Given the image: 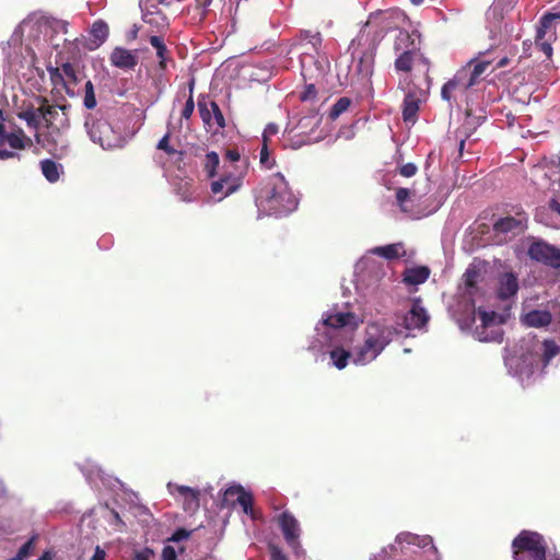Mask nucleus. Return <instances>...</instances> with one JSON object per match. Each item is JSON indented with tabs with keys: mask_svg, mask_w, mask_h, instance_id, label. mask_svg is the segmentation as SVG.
<instances>
[{
	"mask_svg": "<svg viewBox=\"0 0 560 560\" xmlns=\"http://www.w3.org/2000/svg\"><path fill=\"white\" fill-rule=\"evenodd\" d=\"M258 208L273 215H287L296 209L298 199L280 173L270 175L255 190Z\"/></svg>",
	"mask_w": 560,
	"mask_h": 560,
	"instance_id": "1",
	"label": "nucleus"
},
{
	"mask_svg": "<svg viewBox=\"0 0 560 560\" xmlns=\"http://www.w3.org/2000/svg\"><path fill=\"white\" fill-rule=\"evenodd\" d=\"M393 50L396 55L394 68L397 72L410 73L417 61L429 65L421 51L418 32L409 33L406 30H400L394 39Z\"/></svg>",
	"mask_w": 560,
	"mask_h": 560,
	"instance_id": "2",
	"label": "nucleus"
},
{
	"mask_svg": "<svg viewBox=\"0 0 560 560\" xmlns=\"http://www.w3.org/2000/svg\"><path fill=\"white\" fill-rule=\"evenodd\" d=\"M394 329L380 323L369 324L363 346L355 353L354 364H365L377 358L392 341Z\"/></svg>",
	"mask_w": 560,
	"mask_h": 560,
	"instance_id": "3",
	"label": "nucleus"
},
{
	"mask_svg": "<svg viewBox=\"0 0 560 560\" xmlns=\"http://www.w3.org/2000/svg\"><path fill=\"white\" fill-rule=\"evenodd\" d=\"M514 560H547V544L537 532L522 530L512 541Z\"/></svg>",
	"mask_w": 560,
	"mask_h": 560,
	"instance_id": "4",
	"label": "nucleus"
},
{
	"mask_svg": "<svg viewBox=\"0 0 560 560\" xmlns=\"http://www.w3.org/2000/svg\"><path fill=\"white\" fill-rule=\"evenodd\" d=\"M85 127L91 140L103 149L118 147L120 139L107 121L95 119L92 115H89L85 120Z\"/></svg>",
	"mask_w": 560,
	"mask_h": 560,
	"instance_id": "5",
	"label": "nucleus"
},
{
	"mask_svg": "<svg viewBox=\"0 0 560 560\" xmlns=\"http://www.w3.org/2000/svg\"><path fill=\"white\" fill-rule=\"evenodd\" d=\"M526 229V220L511 215L500 218L493 223V241L497 244L508 243Z\"/></svg>",
	"mask_w": 560,
	"mask_h": 560,
	"instance_id": "6",
	"label": "nucleus"
},
{
	"mask_svg": "<svg viewBox=\"0 0 560 560\" xmlns=\"http://www.w3.org/2000/svg\"><path fill=\"white\" fill-rule=\"evenodd\" d=\"M398 89L406 92L402 103L404 121H415L419 112L423 92L417 90L409 78H402L398 82Z\"/></svg>",
	"mask_w": 560,
	"mask_h": 560,
	"instance_id": "7",
	"label": "nucleus"
},
{
	"mask_svg": "<svg viewBox=\"0 0 560 560\" xmlns=\"http://www.w3.org/2000/svg\"><path fill=\"white\" fill-rule=\"evenodd\" d=\"M198 109L202 122L210 130L213 129L214 132H218L225 128V118L217 102L208 101L207 96L200 95L198 98Z\"/></svg>",
	"mask_w": 560,
	"mask_h": 560,
	"instance_id": "8",
	"label": "nucleus"
},
{
	"mask_svg": "<svg viewBox=\"0 0 560 560\" xmlns=\"http://www.w3.org/2000/svg\"><path fill=\"white\" fill-rule=\"evenodd\" d=\"M530 259L560 270V248L544 241H536L528 248Z\"/></svg>",
	"mask_w": 560,
	"mask_h": 560,
	"instance_id": "9",
	"label": "nucleus"
},
{
	"mask_svg": "<svg viewBox=\"0 0 560 560\" xmlns=\"http://www.w3.org/2000/svg\"><path fill=\"white\" fill-rule=\"evenodd\" d=\"M497 314L494 312L479 311L481 327L476 328V335L480 341L502 342L503 330L493 325Z\"/></svg>",
	"mask_w": 560,
	"mask_h": 560,
	"instance_id": "10",
	"label": "nucleus"
},
{
	"mask_svg": "<svg viewBox=\"0 0 560 560\" xmlns=\"http://www.w3.org/2000/svg\"><path fill=\"white\" fill-rule=\"evenodd\" d=\"M278 523L287 544L296 550L300 547L299 537L301 533L298 520L292 513L284 511L280 514Z\"/></svg>",
	"mask_w": 560,
	"mask_h": 560,
	"instance_id": "11",
	"label": "nucleus"
},
{
	"mask_svg": "<svg viewBox=\"0 0 560 560\" xmlns=\"http://www.w3.org/2000/svg\"><path fill=\"white\" fill-rule=\"evenodd\" d=\"M429 319L430 316L427 310L421 305L420 299H416L412 302L410 311L405 316L404 325L408 330L421 329L428 324Z\"/></svg>",
	"mask_w": 560,
	"mask_h": 560,
	"instance_id": "12",
	"label": "nucleus"
},
{
	"mask_svg": "<svg viewBox=\"0 0 560 560\" xmlns=\"http://www.w3.org/2000/svg\"><path fill=\"white\" fill-rule=\"evenodd\" d=\"M109 59L113 66L124 70H132L138 65L137 54L122 47L114 48Z\"/></svg>",
	"mask_w": 560,
	"mask_h": 560,
	"instance_id": "13",
	"label": "nucleus"
},
{
	"mask_svg": "<svg viewBox=\"0 0 560 560\" xmlns=\"http://www.w3.org/2000/svg\"><path fill=\"white\" fill-rule=\"evenodd\" d=\"M523 325L527 327L541 328L551 324L552 315L549 311L533 310L524 314L521 318Z\"/></svg>",
	"mask_w": 560,
	"mask_h": 560,
	"instance_id": "14",
	"label": "nucleus"
},
{
	"mask_svg": "<svg viewBox=\"0 0 560 560\" xmlns=\"http://www.w3.org/2000/svg\"><path fill=\"white\" fill-rule=\"evenodd\" d=\"M518 280L515 275L506 272L499 279L498 298L505 301L514 296L518 291Z\"/></svg>",
	"mask_w": 560,
	"mask_h": 560,
	"instance_id": "15",
	"label": "nucleus"
},
{
	"mask_svg": "<svg viewBox=\"0 0 560 560\" xmlns=\"http://www.w3.org/2000/svg\"><path fill=\"white\" fill-rule=\"evenodd\" d=\"M175 490L183 498V506L185 511H196L199 509V490L187 486H175Z\"/></svg>",
	"mask_w": 560,
	"mask_h": 560,
	"instance_id": "16",
	"label": "nucleus"
},
{
	"mask_svg": "<svg viewBox=\"0 0 560 560\" xmlns=\"http://www.w3.org/2000/svg\"><path fill=\"white\" fill-rule=\"evenodd\" d=\"M237 182L238 178H232L230 175L222 176L211 183V191L214 195L223 194V197H226L237 189L240 185Z\"/></svg>",
	"mask_w": 560,
	"mask_h": 560,
	"instance_id": "17",
	"label": "nucleus"
},
{
	"mask_svg": "<svg viewBox=\"0 0 560 560\" xmlns=\"http://www.w3.org/2000/svg\"><path fill=\"white\" fill-rule=\"evenodd\" d=\"M430 276V269L425 266L409 268L404 273V282L407 284H421L424 283Z\"/></svg>",
	"mask_w": 560,
	"mask_h": 560,
	"instance_id": "18",
	"label": "nucleus"
},
{
	"mask_svg": "<svg viewBox=\"0 0 560 560\" xmlns=\"http://www.w3.org/2000/svg\"><path fill=\"white\" fill-rule=\"evenodd\" d=\"M39 165L44 177L49 183H56L59 180L60 174L62 173L61 164L55 162L54 160L45 159L40 161Z\"/></svg>",
	"mask_w": 560,
	"mask_h": 560,
	"instance_id": "19",
	"label": "nucleus"
},
{
	"mask_svg": "<svg viewBox=\"0 0 560 560\" xmlns=\"http://www.w3.org/2000/svg\"><path fill=\"white\" fill-rule=\"evenodd\" d=\"M300 38H301V42L299 45L305 49L303 51V54H307V51H308V49L306 48L307 45H311L312 50L317 52L319 47L322 46V42H323V38H322V35L319 32L313 33L311 31H302L300 34Z\"/></svg>",
	"mask_w": 560,
	"mask_h": 560,
	"instance_id": "20",
	"label": "nucleus"
},
{
	"mask_svg": "<svg viewBox=\"0 0 560 560\" xmlns=\"http://www.w3.org/2000/svg\"><path fill=\"white\" fill-rule=\"evenodd\" d=\"M150 44L156 49V57L159 58V68L166 69V60L168 56L167 47L162 36L152 35L149 38Z\"/></svg>",
	"mask_w": 560,
	"mask_h": 560,
	"instance_id": "21",
	"label": "nucleus"
},
{
	"mask_svg": "<svg viewBox=\"0 0 560 560\" xmlns=\"http://www.w3.org/2000/svg\"><path fill=\"white\" fill-rule=\"evenodd\" d=\"M143 22L155 27L156 32H163L168 28V20L161 12H148L143 14Z\"/></svg>",
	"mask_w": 560,
	"mask_h": 560,
	"instance_id": "22",
	"label": "nucleus"
},
{
	"mask_svg": "<svg viewBox=\"0 0 560 560\" xmlns=\"http://www.w3.org/2000/svg\"><path fill=\"white\" fill-rule=\"evenodd\" d=\"M354 317L353 313L347 312V313H336L330 314L326 318H324V325L334 327V328H341L350 324L351 319Z\"/></svg>",
	"mask_w": 560,
	"mask_h": 560,
	"instance_id": "23",
	"label": "nucleus"
},
{
	"mask_svg": "<svg viewBox=\"0 0 560 560\" xmlns=\"http://www.w3.org/2000/svg\"><path fill=\"white\" fill-rule=\"evenodd\" d=\"M553 22L560 23V11L547 12L540 18L539 26L537 28L538 40L545 38L547 30L551 27Z\"/></svg>",
	"mask_w": 560,
	"mask_h": 560,
	"instance_id": "24",
	"label": "nucleus"
},
{
	"mask_svg": "<svg viewBox=\"0 0 560 560\" xmlns=\"http://www.w3.org/2000/svg\"><path fill=\"white\" fill-rule=\"evenodd\" d=\"M330 360L332 364L338 369L342 370L347 366L349 359L351 358V353L348 350H345L342 347H335L329 352Z\"/></svg>",
	"mask_w": 560,
	"mask_h": 560,
	"instance_id": "25",
	"label": "nucleus"
},
{
	"mask_svg": "<svg viewBox=\"0 0 560 560\" xmlns=\"http://www.w3.org/2000/svg\"><path fill=\"white\" fill-rule=\"evenodd\" d=\"M401 249L402 246L400 244H389L386 246L375 247L372 249V253L392 260L401 256Z\"/></svg>",
	"mask_w": 560,
	"mask_h": 560,
	"instance_id": "26",
	"label": "nucleus"
},
{
	"mask_svg": "<svg viewBox=\"0 0 560 560\" xmlns=\"http://www.w3.org/2000/svg\"><path fill=\"white\" fill-rule=\"evenodd\" d=\"M40 102L42 105L37 108V112L39 113L40 118L46 121L47 126H50L54 119H56L58 116V108L56 106L49 105L45 97H43Z\"/></svg>",
	"mask_w": 560,
	"mask_h": 560,
	"instance_id": "27",
	"label": "nucleus"
},
{
	"mask_svg": "<svg viewBox=\"0 0 560 560\" xmlns=\"http://www.w3.org/2000/svg\"><path fill=\"white\" fill-rule=\"evenodd\" d=\"M241 505L243 509V512L247 515H249L253 520L257 518L253 504H254V498L252 493L245 491V489L241 492V494L236 498V502Z\"/></svg>",
	"mask_w": 560,
	"mask_h": 560,
	"instance_id": "28",
	"label": "nucleus"
},
{
	"mask_svg": "<svg viewBox=\"0 0 560 560\" xmlns=\"http://www.w3.org/2000/svg\"><path fill=\"white\" fill-rule=\"evenodd\" d=\"M220 164V159L217 152H208L203 160V170L207 172L208 177L212 178L217 175V170Z\"/></svg>",
	"mask_w": 560,
	"mask_h": 560,
	"instance_id": "29",
	"label": "nucleus"
},
{
	"mask_svg": "<svg viewBox=\"0 0 560 560\" xmlns=\"http://www.w3.org/2000/svg\"><path fill=\"white\" fill-rule=\"evenodd\" d=\"M91 35L98 42V45L104 43L109 35L108 25L102 20L94 22L91 28Z\"/></svg>",
	"mask_w": 560,
	"mask_h": 560,
	"instance_id": "30",
	"label": "nucleus"
},
{
	"mask_svg": "<svg viewBox=\"0 0 560 560\" xmlns=\"http://www.w3.org/2000/svg\"><path fill=\"white\" fill-rule=\"evenodd\" d=\"M350 105L351 100L349 97H340L330 108L329 118L336 120L341 114L349 109Z\"/></svg>",
	"mask_w": 560,
	"mask_h": 560,
	"instance_id": "31",
	"label": "nucleus"
},
{
	"mask_svg": "<svg viewBox=\"0 0 560 560\" xmlns=\"http://www.w3.org/2000/svg\"><path fill=\"white\" fill-rule=\"evenodd\" d=\"M542 349H544V352H542L544 365H547L550 362V360L553 357H556L560 351V347L553 340H550V339H546L542 342Z\"/></svg>",
	"mask_w": 560,
	"mask_h": 560,
	"instance_id": "32",
	"label": "nucleus"
},
{
	"mask_svg": "<svg viewBox=\"0 0 560 560\" xmlns=\"http://www.w3.org/2000/svg\"><path fill=\"white\" fill-rule=\"evenodd\" d=\"M24 135L21 131L20 133H5L0 138V143L8 142L12 149L21 150L24 149Z\"/></svg>",
	"mask_w": 560,
	"mask_h": 560,
	"instance_id": "33",
	"label": "nucleus"
},
{
	"mask_svg": "<svg viewBox=\"0 0 560 560\" xmlns=\"http://www.w3.org/2000/svg\"><path fill=\"white\" fill-rule=\"evenodd\" d=\"M455 75H460L462 92L467 91L471 86L476 85L475 79L470 75V63L459 69Z\"/></svg>",
	"mask_w": 560,
	"mask_h": 560,
	"instance_id": "34",
	"label": "nucleus"
},
{
	"mask_svg": "<svg viewBox=\"0 0 560 560\" xmlns=\"http://www.w3.org/2000/svg\"><path fill=\"white\" fill-rule=\"evenodd\" d=\"M19 118L25 120L30 127L37 128L39 126L40 115L37 109L30 107L19 114Z\"/></svg>",
	"mask_w": 560,
	"mask_h": 560,
	"instance_id": "35",
	"label": "nucleus"
},
{
	"mask_svg": "<svg viewBox=\"0 0 560 560\" xmlns=\"http://www.w3.org/2000/svg\"><path fill=\"white\" fill-rule=\"evenodd\" d=\"M35 541H36V536H33L32 538H30L25 544H23L20 547L16 556L10 560H26L32 555V551L35 547Z\"/></svg>",
	"mask_w": 560,
	"mask_h": 560,
	"instance_id": "36",
	"label": "nucleus"
},
{
	"mask_svg": "<svg viewBox=\"0 0 560 560\" xmlns=\"http://www.w3.org/2000/svg\"><path fill=\"white\" fill-rule=\"evenodd\" d=\"M480 278V271L476 267H469L466 269L463 279L466 288L474 289L477 287Z\"/></svg>",
	"mask_w": 560,
	"mask_h": 560,
	"instance_id": "37",
	"label": "nucleus"
},
{
	"mask_svg": "<svg viewBox=\"0 0 560 560\" xmlns=\"http://www.w3.org/2000/svg\"><path fill=\"white\" fill-rule=\"evenodd\" d=\"M83 104L88 109H93L96 106L94 85L90 80L86 81L85 86H84Z\"/></svg>",
	"mask_w": 560,
	"mask_h": 560,
	"instance_id": "38",
	"label": "nucleus"
},
{
	"mask_svg": "<svg viewBox=\"0 0 560 560\" xmlns=\"http://www.w3.org/2000/svg\"><path fill=\"white\" fill-rule=\"evenodd\" d=\"M192 91H194V80H191V82L189 84V96L185 103L184 108L182 109L180 116L183 119H189L191 117V115L194 114L195 102H194V97H192Z\"/></svg>",
	"mask_w": 560,
	"mask_h": 560,
	"instance_id": "39",
	"label": "nucleus"
},
{
	"mask_svg": "<svg viewBox=\"0 0 560 560\" xmlns=\"http://www.w3.org/2000/svg\"><path fill=\"white\" fill-rule=\"evenodd\" d=\"M244 488L240 485L229 487L223 494V502L228 504H235L236 498L241 494Z\"/></svg>",
	"mask_w": 560,
	"mask_h": 560,
	"instance_id": "40",
	"label": "nucleus"
},
{
	"mask_svg": "<svg viewBox=\"0 0 560 560\" xmlns=\"http://www.w3.org/2000/svg\"><path fill=\"white\" fill-rule=\"evenodd\" d=\"M170 139H171V132H166L164 137L158 142L156 149L164 151L167 155H174V154H183V152H178L176 149H174L172 145H170Z\"/></svg>",
	"mask_w": 560,
	"mask_h": 560,
	"instance_id": "41",
	"label": "nucleus"
},
{
	"mask_svg": "<svg viewBox=\"0 0 560 560\" xmlns=\"http://www.w3.org/2000/svg\"><path fill=\"white\" fill-rule=\"evenodd\" d=\"M259 162L261 166L265 168H271L275 165V160L270 158V152L268 149V142H262L260 153H259Z\"/></svg>",
	"mask_w": 560,
	"mask_h": 560,
	"instance_id": "42",
	"label": "nucleus"
},
{
	"mask_svg": "<svg viewBox=\"0 0 560 560\" xmlns=\"http://www.w3.org/2000/svg\"><path fill=\"white\" fill-rule=\"evenodd\" d=\"M490 63V60H482L477 62L474 68L470 67V75L472 79H475L476 84L479 82L481 74L486 71Z\"/></svg>",
	"mask_w": 560,
	"mask_h": 560,
	"instance_id": "43",
	"label": "nucleus"
},
{
	"mask_svg": "<svg viewBox=\"0 0 560 560\" xmlns=\"http://www.w3.org/2000/svg\"><path fill=\"white\" fill-rule=\"evenodd\" d=\"M60 69L62 71L63 78L67 80V82L77 84V82H78L77 71L71 63L66 62L61 66Z\"/></svg>",
	"mask_w": 560,
	"mask_h": 560,
	"instance_id": "44",
	"label": "nucleus"
},
{
	"mask_svg": "<svg viewBox=\"0 0 560 560\" xmlns=\"http://www.w3.org/2000/svg\"><path fill=\"white\" fill-rule=\"evenodd\" d=\"M411 191L408 188H398L396 190V201L402 211H406L405 202L409 200Z\"/></svg>",
	"mask_w": 560,
	"mask_h": 560,
	"instance_id": "45",
	"label": "nucleus"
},
{
	"mask_svg": "<svg viewBox=\"0 0 560 560\" xmlns=\"http://www.w3.org/2000/svg\"><path fill=\"white\" fill-rule=\"evenodd\" d=\"M317 97V90L314 84H307L304 88V91L300 95V100L302 102L315 101Z\"/></svg>",
	"mask_w": 560,
	"mask_h": 560,
	"instance_id": "46",
	"label": "nucleus"
},
{
	"mask_svg": "<svg viewBox=\"0 0 560 560\" xmlns=\"http://www.w3.org/2000/svg\"><path fill=\"white\" fill-rule=\"evenodd\" d=\"M191 535V530H187L185 528H177L172 536L168 538L170 541L179 542L184 539L189 538Z\"/></svg>",
	"mask_w": 560,
	"mask_h": 560,
	"instance_id": "47",
	"label": "nucleus"
},
{
	"mask_svg": "<svg viewBox=\"0 0 560 560\" xmlns=\"http://www.w3.org/2000/svg\"><path fill=\"white\" fill-rule=\"evenodd\" d=\"M50 79L51 82L57 84H63L66 85V79L63 78L62 71L59 68H49Z\"/></svg>",
	"mask_w": 560,
	"mask_h": 560,
	"instance_id": "48",
	"label": "nucleus"
},
{
	"mask_svg": "<svg viewBox=\"0 0 560 560\" xmlns=\"http://www.w3.org/2000/svg\"><path fill=\"white\" fill-rule=\"evenodd\" d=\"M278 132L279 128L276 124H268L262 132V142L269 143L270 137L276 136Z\"/></svg>",
	"mask_w": 560,
	"mask_h": 560,
	"instance_id": "49",
	"label": "nucleus"
},
{
	"mask_svg": "<svg viewBox=\"0 0 560 560\" xmlns=\"http://www.w3.org/2000/svg\"><path fill=\"white\" fill-rule=\"evenodd\" d=\"M418 167L413 163H407L400 166L399 174L404 177H412L416 175Z\"/></svg>",
	"mask_w": 560,
	"mask_h": 560,
	"instance_id": "50",
	"label": "nucleus"
},
{
	"mask_svg": "<svg viewBox=\"0 0 560 560\" xmlns=\"http://www.w3.org/2000/svg\"><path fill=\"white\" fill-rule=\"evenodd\" d=\"M224 158L232 163L238 162L241 160V153L237 148H230L225 151Z\"/></svg>",
	"mask_w": 560,
	"mask_h": 560,
	"instance_id": "51",
	"label": "nucleus"
},
{
	"mask_svg": "<svg viewBox=\"0 0 560 560\" xmlns=\"http://www.w3.org/2000/svg\"><path fill=\"white\" fill-rule=\"evenodd\" d=\"M535 43L547 57L552 55V47L549 43L544 39L538 40L537 36L535 37Z\"/></svg>",
	"mask_w": 560,
	"mask_h": 560,
	"instance_id": "52",
	"label": "nucleus"
},
{
	"mask_svg": "<svg viewBox=\"0 0 560 560\" xmlns=\"http://www.w3.org/2000/svg\"><path fill=\"white\" fill-rule=\"evenodd\" d=\"M455 88L457 91L462 92V82H460V75H454L451 80H448L444 84V91L446 92L447 89Z\"/></svg>",
	"mask_w": 560,
	"mask_h": 560,
	"instance_id": "53",
	"label": "nucleus"
},
{
	"mask_svg": "<svg viewBox=\"0 0 560 560\" xmlns=\"http://www.w3.org/2000/svg\"><path fill=\"white\" fill-rule=\"evenodd\" d=\"M177 555L172 546H165L162 550V560H176Z\"/></svg>",
	"mask_w": 560,
	"mask_h": 560,
	"instance_id": "54",
	"label": "nucleus"
},
{
	"mask_svg": "<svg viewBox=\"0 0 560 560\" xmlns=\"http://www.w3.org/2000/svg\"><path fill=\"white\" fill-rule=\"evenodd\" d=\"M153 556V551L149 548H145L141 551H137L135 555V560H151Z\"/></svg>",
	"mask_w": 560,
	"mask_h": 560,
	"instance_id": "55",
	"label": "nucleus"
},
{
	"mask_svg": "<svg viewBox=\"0 0 560 560\" xmlns=\"http://www.w3.org/2000/svg\"><path fill=\"white\" fill-rule=\"evenodd\" d=\"M270 558L271 560H289L288 557L277 547L271 549Z\"/></svg>",
	"mask_w": 560,
	"mask_h": 560,
	"instance_id": "56",
	"label": "nucleus"
},
{
	"mask_svg": "<svg viewBox=\"0 0 560 560\" xmlns=\"http://www.w3.org/2000/svg\"><path fill=\"white\" fill-rule=\"evenodd\" d=\"M456 91H457V89H455V88H450V89H447V91H446L447 93H445V91H444V85H443V86H442V90H441V96H442V98H443L444 101H447L448 103H451V101H452V98H453V94H454V92H456Z\"/></svg>",
	"mask_w": 560,
	"mask_h": 560,
	"instance_id": "57",
	"label": "nucleus"
},
{
	"mask_svg": "<svg viewBox=\"0 0 560 560\" xmlns=\"http://www.w3.org/2000/svg\"><path fill=\"white\" fill-rule=\"evenodd\" d=\"M105 558H106L105 551L100 546H96L95 552L90 560H105Z\"/></svg>",
	"mask_w": 560,
	"mask_h": 560,
	"instance_id": "58",
	"label": "nucleus"
},
{
	"mask_svg": "<svg viewBox=\"0 0 560 560\" xmlns=\"http://www.w3.org/2000/svg\"><path fill=\"white\" fill-rule=\"evenodd\" d=\"M197 8L202 9V15L205 16L207 13L208 7L211 4L212 0H196Z\"/></svg>",
	"mask_w": 560,
	"mask_h": 560,
	"instance_id": "59",
	"label": "nucleus"
},
{
	"mask_svg": "<svg viewBox=\"0 0 560 560\" xmlns=\"http://www.w3.org/2000/svg\"><path fill=\"white\" fill-rule=\"evenodd\" d=\"M16 154L12 151H8L5 149L0 150V159L5 160L10 158H14Z\"/></svg>",
	"mask_w": 560,
	"mask_h": 560,
	"instance_id": "60",
	"label": "nucleus"
},
{
	"mask_svg": "<svg viewBox=\"0 0 560 560\" xmlns=\"http://www.w3.org/2000/svg\"><path fill=\"white\" fill-rule=\"evenodd\" d=\"M549 207L552 211L557 212L558 214H560V202H558L557 200L552 199L550 202H549Z\"/></svg>",
	"mask_w": 560,
	"mask_h": 560,
	"instance_id": "61",
	"label": "nucleus"
},
{
	"mask_svg": "<svg viewBox=\"0 0 560 560\" xmlns=\"http://www.w3.org/2000/svg\"><path fill=\"white\" fill-rule=\"evenodd\" d=\"M510 62V59L508 57H503L501 58L498 63H497V68H503L505 66H508Z\"/></svg>",
	"mask_w": 560,
	"mask_h": 560,
	"instance_id": "62",
	"label": "nucleus"
},
{
	"mask_svg": "<svg viewBox=\"0 0 560 560\" xmlns=\"http://www.w3.org/2000/svg\"><path fill=\"white\" fill-rule=\"evenodd\" d=\"M2 112L0 110V138L4 136V125H3Z\"/></svg>",
	"mask_w": 560,
	"mask_h": 560,
	"instance_id": "63",
	"label": "nucleus"
},
{
	"mask_svg": "<svg viewBox=\"0 0 560 560\" xmlns=\"http://www.w3.org/2000/svg\"><path fill=\"white\" fill-rule=\"evenodd\" d=\"M112 514L114 515V517H115V520H116L117 522L122 523V521H121V518H120V516H119L118 512H116V511H114V510H113V511H112Z\"/></svg>",
	"mask_w": 560,
	"mask_h": 560,
	"instance_id": "64",
	"label": "nucleus"
}]
</instances>
